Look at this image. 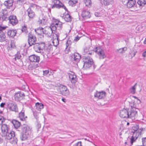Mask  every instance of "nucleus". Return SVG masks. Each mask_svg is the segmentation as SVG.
<instances>
[{"instance_id": "nucleus-11", "label": "nucleus", "mask_w": 146, "mask_h": 146, "mask_svg": "<svg viewBox=\"0 0 146 146\" xmlns=\"http://www.w3.org/2000/svg\"><path fill=\"white\" fill-rule=\"evenodd\" d=\"M106 96V93L104 91L98 92L97 91L95 93L94 95L95 97H97L99 99H101L104 98Z\"/></svg>"}, {"instance_id": "nucleus-21", "label": "nucleus", "mask_w": 146, "mask_h": 146, "mask_svg": "<svg viewBox=\"0 0 146 146\" xmlns=\"http://www.w3.org/2000/svg\"><path fill=\"white\" fill-rule=\"evenodd\" d=\"M135 0H128L127 3V6L129 8H130L134 6L135 3Z\"/></svg>"}, {"instance_id": "nucleus-50", "label": "nucleus", "mask_w": 146, "mask_h": 146, "mask_svg": "<svg viewBox=\"0 0 146 146\" xmlns=\"http://www.w3.org/2000/svg\"><path fill=\"white\" fill-rule=\"evenodd\" d=\"M72 42L70 40L68 39L66 42V46L67 47H68V46L71 44Z\"/></svg>"}, {"instance_id": "nucleus-36", "label": "nucleus", "mask_w": 146, "mask_h": 146, "mask_svg": "<svg viewBox=\"0 0 146 146\" xmlns=\"http://www.w3.org/2000/svg\"><path fill=\"white\" fill-rule=\"evenodd\" d=\"M45 46V44L44 42L39 43V50L44 49Z\"/></svg>"}, {"instance_id": "nucleus-24", "label": "nucleus", "mask_w": 146, "mask_h": 146, "mask_svg": "<svg viewBox=\"0 0 146 146\" xmlns=\"http://www.w3.org/2000/svg\"><path fill=\"white\" fill-rule=\"evenodd\" d=\"M56 25H57V23H55L54 22V20L53 23H52L50 26L49 27L52 33H54L56 30L57 29Z\"/></svg>"}, {"instance_id": "nucleus-35", "label": "nucleus", "mask_w": 146, "mask_h": 146, "mask_svg": "<svg viewBox=\"0 0 146 146\" xmlns=\"http://www.w3.org/2000/svg\"><path fill=\"white\" fill-rule=\"evenodd\" d=\"M137 3L139 6H143L146 4V1L145 0H139Z\"/></svg>"}, {"instance_id": "nucleus-57", "label": "nucleus", "mask_w": 146, "mask_h": 146, "mask_svg": "<svg viewBox=\"0 0 146 146\" xmlns=\"http://www.w3.org/2000/svg\"><path fill=\"white\" fill-rule=\"evenodd\" d=\"M49 71L48 70H45L43 71V75L44 76L46 75L49 73Z\"/></svg>"}, {"instance_id": "nucleus-1", "label": "nucleus", "mask_w": 146, "mask_h": 146, "mask_svg": "<svg viewBox=\"0 0 146 146\" xmlns=\"http://www.w3.org/2000/svg\"><path fill=\"white\" fill-rule=\"evenodd\" d=\"M138 104L135 101L130 104V108L123 109L120 111V116L123 118H131L136 116L137 111L136 110Z\"/></svg>"}, {"instance_id": "nucleus-44", "label": "nucleus", "mask_w": 146, "mask_h": 146, "mask_svg": "<svg viewBox=\"0 0 146 146\" xmlns=\"http://www.w3.org/2000/svg\"><path fill=\"white\" fill-rule=\"evenodd\" d=\"M132 131H135V132H137L139 129V127L138 125H136L133 126L132 127Z\"/></svg>"}, {"instance_id": "nucleus-46", "label": "nucleus", "mask_w": 146, "mask_h": 146, "mask_svg": "<svg viewBox=\"0 0 146 146\" xmlns=\"http://www.w3.org/2000/svg\"><path fill=\"white\" fill-rule=\"evenodd\" d=\"M60 6H61L60 8L61 7H62V8L64 9L65 10V11L67 12V13H69V12L68 10L67 9L62 3H61Z\"/></svg>"}, {"instance_id": "nucleus-25", "label": "nucleus", "mask_w": 146, "mask_h": 146, "mask_svg": "<svg viewBox=\"0 0 146 146\" xmlns=\"http://www.w3.org/2000/svg\"><path fill=\"white\" fill-rule=\"evenodd\" d=\"M36 109L38 111H40L41 109L43 108L44 105L42 103L37 102L35 104Z\"/></svg>"}, {"instance_id": "nucleus-34", "label": "nucleus", "mask_w": 146, "mask_h": 146, "mask_svg": "<svg viewBox=\"0 0 146 146\" xmlns=\"http://www.w3.org/2000/svg\"><path fill=\"white\" fill-rule=\"evenodd\" d=\"M60 94L63 96H67L70 94V92L69 90L67 88L63 91L62 92H61Z\"/></svg>"}, {"instance_id": "nucleus-47", "label": "nucleus", "mask_w": 146, "mask_h": 146, "mask_svg": "<svg viewBox=\"0 0 146 146\" xmlns=\"http://www.w3.org/2000/svg\"><path fill=\"white\" fill-rule=\"evenodd\" d=\"M70 72H71L70 73H69L68 74H69V78L70 80L71 79H72V78H73L74 75H76L75 73L74 72L71 71Z\"/></svg>"}, {"instance_id": "nucleus-16", "label": "nucleus", "mask_w": 146, "mask_h": 146, "mask_svg": "<svg viewBox=\"0 0 146 146\" xmlns=\"http://www.w3.org/2000/svg\"><path fill=\"white\" fill-rule=\"evenodd\" d=\"M145 128H140L137 132H135V131H132V133H133L132 137L136 138V139H137L139 135H141V133L142 131L145 130Z\"/></svg>"}, {"instance_id": "nucleus-27", "label": "nucleus", "mask_w": 146, "mask_h": 146, "mask_svg": "<svg viewBox=\"0 0 146 146\" xmlns=\"http://www.w3.org/2000/svg\"><path fill=\"white\" fill-rule=\"evenodd\" d=\"M6 36L5 33L3 32H0V42H3L6 40Z\"/></svg>"}, {"instance_id": "nucleus-51", "label": "nucleus", "mask_w": 146, "mask_h": 146, "mask_svg": "<svg viewBox=\"0 0 146 146\" xmlns=\"http://www.w3.org/2000/svg\"><path fill=\"white\" fill-rule=\"evenodd\" d=\"M39 64L41 66H44L46 65L45 62L44 60H42L40 62Z\"/></svg>"}, {"instance_id": "nucleus-3", "label": "nucleus", "mask_w": 146, "mask_h": 146, "mask_svg": "<svg viewBox=\"0 0 146 146\" xmlns=\"http://www.w3.org/2000/svg\"><path fill=\"white\" fill-rule=\"evenodd\" d=\"M82 60L84 62L83 68L85 69L90 68L94 63L93 60L89 56H83L82 57Z\"/></svg>"}, {"instance_id": "nucleus-33", "label": "nucleus", "mask_w": 146, "mask_h": 146, "mask_svg": "<svg viewBox=\"0 0 146 146\" xmlns=\"http://www.w3.org/2000/svg\"><path fill=\"white\" fill-rule=\"evenodd\" d=\"M2 17V21H7L9 20L8 17V15L7 14H4L3 13H2L1 14Z\"/></svg>"}, {"instance_id": "nucleus-26", "label": "nucleus", "mask_w": 146, "mask_h": 146, "mask_svg": "<svg viewBox=\"0 0 146 146\" xmlns=\"http://www.w3.org/2000/svg\"><path fill=\"white\" fill-rule=\"evenodd\" d=\"M100 2L102 5L106 6L111 4V0H100Z\"/></svg>"}, {"instance_id": "nucleus-2", "label": "nucleus", "mask_w": 146, "mask_h": 146, "mask_svg": "<svg viewBox=\"0 0 146 146\" xmlns=\"http://www.w3.org/2000/svg\"><path fill=\"white\" fill-rule=\"evenodd\" d=\"M31 128L26 124H23L21 126V132L20 137L22 141L28 139Z\"/></svg>"}, {"instance_id": "nucleus-62", "label": "nucleus", "mask_w": 146, "mask_h": 146, "mask_svg": "<svg viewBox=\"0 0 146 146\" xmlns=\"http://www.w3.org/2000/svg\"><path fill=\"white\" fill-rule=\"evenodd\" d=\"M13 141L15 143H17V139L15 136L14 137H13Z\"/></svg>"}, {"instance_id": "nucleus-17", "label": "nucleus", "mask_w": 146, "mask_h": 146, "mask_svg": "<svg viewBox=\"0 0 146 146\" xmlns=\"http://www.w3.org/2000/svg\"><path fill=\"white\" fill-rule=\"evenodd\" d=\"M17 33L16 30H9L7 31V34L10 38H13Z\"/></svg>"}, {"instance_id": "nucleus-43", "label": "nucleus", "mask_w": 146, "mask_h": 146, "mask_svg": "<svg viewBox=\"0 0 146 146\" xmlns=\"http://www.w3.org/2000/svg\"><path fill=\"white\" fill-rule=\"evenodd\" d=\"M6 119L3 116L0 115V125H2L3 124V123L5 121Z\"/></svg>"}, {"instance_id": "nucleus-14", "label": "nucleus", "mask_w": 146, "mask_h": 146, "mask_svg": "<svg viewBox=\"0 0 146 146\" xmlns=\"http://www.w3.org/2000/svg\"><path fill=\"white\" fill-rule=\"evenodd\" d=\"M29 59L32 62H38L40 60L39 56L35 54H33L29 56Z\"/></svg>"}, {"instance_id": "nucleus-29", "label": "nucleus", "mask_w": 146, "mask_h": 146, "mask_svg": "<svg viewBox=\"0 0 146 146\" xmlns=\"http://www.w3.org/2000/svg\"><path fill=\"white\" fill-rule=\"evenodd\" d=\"M43 29V28L42 27H39L38 28L36 29H35V31L38 35L42 36V30Z\"/></svg>"}, {"instance_id": "nucleus-15", "label": "nucleus", "mask_w": 146, "mask_h": 146, "mask_svg": "<svg viewBox=\"0 0 146 146\" xmlns=\"http://www.w3.org/2000/svg\"><path fill=\"white\" fill-rule=\"evenodd\" d=\"M81 56L78 53H74L71 56V60L72 61L74 60L75 61L78 62L80 61V59L81 58Z\"/></svg>"}, {"instance_id": "nucleus-39", "label": "nucleus", "mask_w": 146, "mask_h": 146, "mask_svg": "<svg viewBox=\"0 0 146 146\" xmlns=\"http://www.w3.org/2000/svg\"><path fill=\"white\" fill-rule=\"evenodd\" d=\"M78 3L77 0H70L68 3L70 5L73 6V5Z\"/></svg>"}, {"instance_id": "nucleus-56", "label": "nucleus", "mask_w": 146, "mask_h": 146, "mask_svg": "<svg viewBox=\"0 0 146 146\" xmlns=\"http://www.w3.org/2000/svg\"><path fill=\"white\" fill-rule=\"evenodd\" d=\"M22 2V0H16L14 2V3L15 4H17L20 3Z\"/></svg>"}, {"instance_id": "nucleus-60", "label": "nucleus", "mask_w": 146, "mask_h": 146, "mask_svg": "<svg viewBox=\"0 0 146 146\" xmlns=\"http://www.w3.org/2000/svg\"><path fill=\"white\" fill-rule=\"evenodd\" d=\"M94 14L96 17H99L101 15V13H100L95 12Z\"/></svg>"}, {"instance_id": "nucleus-41", "label": "nucleus", "mask_w": 146, "mask_h": 146, "mask_svg": "<svg viewBox=\"0 0 146 146\" xmlns=\"http://www.w3.org/2000/svg\"><path fill=\"white\" fill-rule=\"evenodd\" d=\"M52 45L51 44L48 45L47 47H45L44 50L48 52H49L52 49Z\"/></svg>"}, {"instance_id": "nucleus-28", "label": "nucleus", "mask_w": 146, "mask_h": 146, "mask_svg": "<svg viewBox=\"0 0 146 146\" xmlns=\"http://www.w3.org/2000/svg\"><path fill=\"white\" fill-rule=\"evenodd\" d=\"M24 111L22 110V111L19 113V117L21 121H25V118H24Z\"/></svg>"}, {"instance_id": "nucleus-18", "label": "nucleus", "mask_w": 146, "mask_h": 146, "mask_svg": "<svg viewBox=\"0 0 146 146\" xmlns=\"http://www.w3.org/2000/svg\"><path fill=\"white\" fill-rule=\"evenodd\" d=\"M27 14L29 19H33L35 16L34 12L30 7L29 8L27 11Z\"/></svg>"}, {"instance_id": "nucleus-22", "label": "nucleus", "mask_w": 146, "mask_h": 146, "mask_svg": "<svg viewBox=\"0 0 146 146\" xmlns=\"http://www.w3.org/2000/svg\"><path fill=\"white\" fill-rule=\"evenodd\" d=\"M54 22L55 23H57V25H56L58 30H61L62 27V22L57 19H55L54 20Z\"/></svg>"}, {"instance_id": "nucleus-31", "label": "nucleus", "mask_w": 146, "mask_h": 146, "mask_svg": "<svg viewBox=\"0 0 146 146\" xmlns=\"http://www.w3.org/2000/svg\"><path fill=\"white\" fill-rule=\"evenodd\" d=\"M15 57L13 58V60L16 61L17 60L20 59L21 57V56L19 52L18 51L15 55Z\"/></svg>"}, {"instance_id": "nucleus-9", "label": "nucleus", "mask_w": 146, "mask_h": 146, "mask_svg": "<svg viewBox=\"0 0 146 146\" xmlns=\"http://www.w3.org/2000/svg\"><path fill=\"white\" fill-rule=\"evenodd\" d=\"M8 108L12 111L17 112L18 111V108L17 105L15 103H9L8 105Z\"/></svg>"}, {"instance_id": "nucleus-49", "label": "nucleus", "mask_w": 146, "mask_h": 146, "mask_svg": "<svg viewBox=\"0 0 146 146\" xmlns=\"http://www.w3.org/2000/svg\"><path fill=\"white\" fill-rule=\"evenodd\" d=\"M136 138L133 137H131L130 139V143H131V145H132L133 144V143L134 142H135L136 140L137 139H136Z\"/></svg>"}, {"instance_id": "nucleus-23", "label": "nucleus", "mask_w": 146, "mask_h": 146, "mask_svg": "<svg viewBox=\"0 0 146 146\" xmlns=\"http://www.w3.org/2000/svg\"><path fill=\"white\" fill-rule=\"evenodd\" d=\"M62 18L64 19L67 22H70L72 21V17L68 13L65 16L62 17Z\"/></svg>"}, {"instance_id": "nucleus-61", "label": "nucleus", "mask_w": 146, "mask_h": 146, "mask_svg": "<svg viewBox=\"0 0 146 146\" xmlns=\"http://www.w3.org/2000/svg\"><path fill=\"white\" fill-rule=\"evenodd\" d=\"M80 37H79V36L77 35V36L75 37V38L74 39V41H77L80 39Z\"/></svg>"}, {"instance_id": "nucleus-42", "label": "nucleus", "mask_w": 146, "mask_h": 146, "mask_svg": "<svg viewBox=\"0 0 146 146\" xmlns=\"http://www.w3.org/2000/svg\"><path fill=\"white\" fill-rule=\"evenodd\" d=\"M77 78L76 75H74L73 78L71 79L70 80L72 83H75L77 81Z\"/></svg>"}, {"instance_id": "nucleus-55", "label": "nucleus", "mask_w": 146, "mask_h": 146, "mask_svg": "<svg viewBox=\"0 0 146 146\" xmlns=\"http://www.w3.org/2000/svg\"><path fill=\"white\" fill-rule=\"evenodd\" d=\"M82 142L81 141H79L74 145L73 146H82Z\"/></svg>"}, {"instance_id": "nucleus-52", "label": "nucleus", "mask_w": 146, "mask_h": 146, "mask_svg": "<svg viewBox=\"0 0 146 146\" xmlns=\"http://www.w3.org/2000/svg\"><path fill=\"white\" fill-rule=\"evenodd\" d=\"M28 88V87L27 85H23L21 87V89L25 91L26 90V88Z\"/></svg>"}, {"instance_id": "nucleus-45", "label": "nucleus", "mask_w": 146, "mask_h": 146, "mask_svg": "<svg viewBox=\"0 0 146 146\" xmlns=\"http://www.w3.org/2000/svg\"><path fill=\"white\" fill-rule=\"evenodd\" d=\"M21 31L22 32L27 33L28 32V31L27 26L24 25L23 26L21 29Z\"/></svg>"}, {"instance_id": "nucleus-58", "label": "nucleus", "mask_w": 146, "mask_h": 146, "mask_svg": "<svg viewBox=\"0 0 146 146\" xmlns=\"http://www.w3.org/2000/svg\"><path fill=\"white\" fill-rule=\"evenodd\" d=\"M142 139L143 145H145V143L146 142V137L143 138Z\"/></svg>"}, {"instance_id": "nucleus-54", "label": "nucleus", "mask_w": 146, "mask_h": 146, "mask_svg": "<svg viewBox=\"0 0 146 146\" xmlns=\"http://www.w3.org/2000/svg\"><path fill=\"white\" fill-rule=\"evenodd\" d=\"M7 27H2L1 25H0V32H3V31L5 30Z\"/></svg>"}, {"instance_id": "nucleus-19", "label": "nucleus", "mask_w": 146, "mask_h": 146, "mask_svg": "<svg viewBox=\"0 0 146 146\" xmlns=\"http://www.w3.org/2000/svg\"><path fill=\"white\" fill-rule=\"evenodd\" d=\"M14 0H7L4 2L3 4L7 7V8L9 9L10 7L13 6V3H14Z\"/></svg>"}, {"instance_id": "nucleus-30", "label": "nucleus", "mask_w": 146, "mask_h": 146, "mask_svg": "<svg viewBox=\"0 0 146 146\" xmlns=\"http://www.w3.org/2000/svg\"><path fill=\"white\" fill-rule=\"evenodd\" d=\"M127 50V47H124L123 48H120L117 49L116 51V52H119L120 53H123L125 52Z\"/></svg>"}, {"instance_id": "nucleus-53", "label": "nucleus", "mask_w": 146, "mask_h": 146, "mask_svg": "<svg viewBox=\"0 0 146 146\" xmlns=\"http://www.w3.org/2000/svg\"><path fill=\"white\" fill-rule=\"evenodd\" d=\"M38 113L36 112H33V115L35 117V118L36 119H37L38 117Z\"/></svg>"}, {"instance_id": "nucleus-10", "label": "nucleus", "mask_w": 146, "mask_h": 146, "mask_svg": "<svg viewBox=\"0 0 146 146\" xmlns=\"http://www.w3.org/2000/svg\"><path fill=\"white\" fill-rule=\"evenodd\" d=\"M11 122L13 124L15 128L18 129L17 130L19 131V129H21V126L22 125H21V123L15 119H13L11 120H10Z\"/></svg>"}, {"instance_id": "nucleus-37", "label": "nucleus", "mask_w": 146, "mask_h": 146, "mask_svg": "<svg viewBox=\"0 0 146 146\" xmlns=\"http://www.w3.org/2000/svg\"><path fill=\"white\" fill-rule=\"evenodd\" d=\"M59 87L60 90V93L66 89L67 88L66 86L62 84H60Z\"/></svg>"}, {"instance_id": "nucleus-5", "label": "nucleus", "mask_w": 146, "mask_h": 146, "mask_svg": "<svg viewBox=\"0 0 146 146\" xmlns=\"http://www.w3.org/2000/svg\"><path fill=\"white\" fill-rule=\"evenodd\" d=\"M28 42L29 46L35 44L36 41V38L34 35L32 34L31 32L29 33L28 35Z\"/></svg>"}, {"instance_id": "nucleus-8", "label": "nucleus", "mask_w": 146, "mask_h": 146, "mask_svg": "<svg viewBox=\"0 0 146 146\" xmlns=\"http://www.w3.org/2000/svg\"><path fill=\"white\" fill-rule=\"evenodd\" d=\"M82 20L83 21L90 18L91 17L90 12L86 10H83L81 14Z\"/></svg>"}, {"instance_id": "nucleus-38", "label": "nucleus", "mask_w": 146, "mask_h": 146, "mask_svg": "<svg viewBox=\"0 0 146 146\" xmlns=\"http://www.w3.org/2000/svg\"><path fill=\"white\" fill-rule=\"evenodd\" d=\"M137 83H136L130 89V92L134 94L135 93V86L137 85Z\"/></svg>"}, {"instance_id": "nucleus-40", "label": "nucleus", "mask_w": 146, "mask_h": 146, "mask_svg": "<svg viewBox=\"0 0 146 146\" xmlns=\"http://www.w3.org/2000/svg\"><path fill=\"white\" fill-rule=\"evenodd\" d=\"M137 52V51L136 50H131L129 52V54L130 55V56L131 57V58H132L134 57Z\"/></svg>"}, {"instance_id": "nucleus-4", "label": "nucleus", "mask_w": 146, "mask_h": 146, "mask_svg": "<svg viewBox=\"0 0 146 146\" xmlns=\"http://www.w3.org/2000/svg\"><path fill=\"white\" fill-rule=\"evenodd\" d=\"M93 51L99 56L100 59H104L106 57V55L105 54L104 50L100 47H96Z\"/></svg>"}, {"instance_id": "nucleus-59", "label": "nucleus", "mask_w": 146, "mask_h": 146, "mask_svg": "<svg viewBox=\"0 0 146 146\" xmlns=\"http://www.w3.org/2000/svg\"><path fill=\"white\" fill-rule=\"evenodd\" d=\"M33 45H35L34 47H36L39 50V43H36Z\"/></svg>"}, {"instance_id": "nucleus-6", "label": "nucleus", "mask_w": 146, "mask_h": 146, "mask_svg": "<svg viewBox=\"0 0 146 146\" xmlns=\"http://www.w3.org/2000/svg\"><path fill=\"white\" fill-rule=\"evenodd\" d=\"M25 94L23 92L20 91L16 92L14 95L15 100L20 102L21 100L25 99Z\"/></svg>"}, {"instance_id": "nucleus-20", "label": "nucleus", "mask_w": 146, "mask_h": 146, "mask_svg": "<svg viewBox=\"0 0 146 146\" xmlns=\"http://www.w3.org/2000/svg\"><path fill=\"white\" fill-rule=\"evenodd\" d=\"M15 136V133L14 131H9L7 133V135H6L5 136L6 137L7 139L10 140L13 138V137H14Z\"/></svg>"}, {"instance_id": "nucleus-12", "label": "nucleus", "mask_w": 146, "mask_h": 146, "mask_svg": "<svg viewBox=\"0 0 146 146\" xmlns=\"http://www.w3.org/2000/svg\"><path fill=\"white\" fill-rule=\"evenodd\" d=\"M10 23L13 25H16L18 22V21L15 16L11 15L8 17Z\"/></svg>"}, {"instance_id": "nucleus-32", "label": "nucleus", "mask_w": 146, "mask_h": 146, "mask_svg": "<svg viewBox=\"0 0 146 146\" xmlns=\"http://www.w3.org/2000/svg\"><path fill=\"white\" fill-rule=\"evenodd\" d=\"M84 2L85 5L89 7H90L92 5L91 0H84Z\"/></svg>"}, {"instance_id": "nucleus-63", "label": "nucleus", "mask_w": 146, "mask_h": 146, "mask_svg": "<svg viewBox=\"0 0 146 146\" xmlns=\"http://www.w3.org/2000/svg\"><path fill=\"white\" fill-rule=\"evenodd\" d=\"M67 48L68 47H67L66 46L65 49V52L66 53H68L69 52H70V50L69 48L68 49Z\"/></svg>"}, {"instance_id": "nucleus-13", "label": "nucleus", "mask_w": 146, "mask_h": 146, "mask_svg": "<svg viewBox=\"0 0 146 146\" xmlns=\"http://www.w3.org/2000/svg\"><path fill=\"white\" fill-rule=\"evenodd\" d=\"M52 2L53 5L51 7L52 9L56 8L58 9L60 8V4L62 3L59 0H52Z\"/></svg>"}, {"instance_id": "nucleus-64", "label": "nucleus", "mask_w": 146, "mask_h": 146, "mask_svg": "<svg viewBox=\"0 0 146 146\" xmlns=\"http://www.w3.org/2000/svg\"><path fill=\"white\" fill-rule=\"evenodd\" d=\"M36 127H37L38 131V129L40 128L41 127V124L39 123H38Z\"/></svg>"}, {"instance_id": "nucleus-48", "label": "nucleus", "mask_w": 146, "mask_h": 146, "mask_svg": "<svg viewBox=\"0 0 146 146\" xmlns=\"http://www.w3.org/2000/svg\"><path fill=\"white\" fill-rule=\"evenodd\" d=\"M15 47L14 40H11V47L12 48H14Z\"/></svg>"}, {"instance_id": "nucleus-7", "label": "nucleus", "mask_w": 146, "mask_h": 146, "mask_svg": "<svg viewBox=\"0 0 146 146\" xmlns=\"http://www.w3.org/2000/svg\"><path fill=\"white\" fill-rule=\"evenodd\" d=\"M1 129L2 136L5 137L9 131V126L5 124H3L1 125Z\"/></svg>"}]
</instances>
